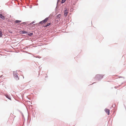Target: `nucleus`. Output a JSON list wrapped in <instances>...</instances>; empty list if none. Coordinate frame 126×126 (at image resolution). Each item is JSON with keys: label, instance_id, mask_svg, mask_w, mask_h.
Returning a JSON list of instances; mask_svg holds the SVG:
<instances>
[{"label": "nucleus", "instance_id": "4", "mask_svg": "<svg viewBox=\"0 0 126 126\" xmlns=\"http://www.w3.org/2000/svg\"><path fill=\"white\" fill-rule=\"evenodd\" d=\"M14 77L16 79V80L19 79L18 77V76L16 74H14Z\"/></svg>", "mask_w": 126, "mask_h": 126}, {"label": "nucleus", "instance_id": "5", "mask_svg": "<svg viewBox=\"0 0 126 126\" xmlns=\"http://www.w3.org/2000/svg\"><path fill=\"white\" fill-rule=\"evenodd\" d=\"M0 18L3 20H4L5 19V17L1 14H0Z\"/></svg>", "mask_w": 126, "mask_h": 126}, {"label": "nucleus", "instance_id": "6", "mask_svg": "<svg viewBox=\"0 0 126 126\" xmlns=\"http://www.w3.org/2000/svg\"><path fill=\"white\" fill-rule=\"evenodd\" d=\"M101 76L99 75H96L95 76L96 78H99V77L100 78V77H101Z\"/></svg>", "mask_w": 126, "mask_h": 126}, {"label": "nucleus", "instance_id": "9", "mask_svg": "<svg viewBox=\"0 0 126 126\" xmlns=\"http://www.w3.org/2000/svg\"><path fill=\"white\" fill-rule=\"evenodd\" d=\"M21 22V21L18 20H16L15 21V22L16 23H18L20 22Z\"/></svg>", "mask_w": 126, "mask_h": 126}, {"label": "nucleus", "instance_id": "13", "mask_svg": "<svg viewBox=\"0 0 126 126\" xmlns=\"http://www.w3.org/2000/svg\"><path fill=\"white\" fill-rule=\"evenodd\" d=\"M33 34V33H29L28 35L31 36Z\"/></svg>", "mask_w": 126, "mask_h": 126}, {"label": "nucleus", "instance_id": "2", "mask_svg": "<svg viewBox=\"0 0 126 126\" xmlns=\"http://www.w3.org/2000/svg\"><path fill=\"white\" fill-rule=\"evenodd\" d=\"M68 11L67 9H65L64 11V16H67L68 14Z\"/></svg>", "mask_w": 126, "mask_h": 126}, {"label": "nucleus", "instance_id": "7", "mask_svg": "<svg viewBox=\"0 0 126 126\" xmlns=\"http://www.w3.org/2000/svg\"><path fill=\"white\" fill-rule=\"evenodd\" d=\"M20 33H27L25 31H20Z\"/></svg>", "mask_w": 126, "mask_h": 126}, {"label": "nucleus", "instance_id": "12", "mask_svg": "<svg viewBox=\"0 0 126 126\" xmlns=\"http://www.w3.org/2000/svg\"><path fill=\"white\" fill-rule=\"evenodd\" d=\"M50 24V23H49L48 24H47V25H46L45 26V27H47Z\"/></svg>", "mask_w": 126, "mask_h": 126}, {"label": "nucleus", "instance_id": "8", "mask_svg": "<svg viewBox=\"0 0 126 126\" xmlns=\"http://www.w3.org/2000/svg\"><path fill=\"white\" fill-rule=\"evenodd\" d=\"M6 97H7V98H8L9 99L11 100V98H10L9 96V95H8V94H7L6 95Z\"/></svg>", "mask_w": 126, "mask_h": 126}, {"label": "nucleus", "instance_id": "14", "mask_svg": "<svg viewBox=\"0 0 126 126\" xmlns=\"http://www.w3.org/2000/svg\"><path fill=\"white\" fill-rule=\"evenodd\" d=\"M65 1V0H62V3H63Z\"/></svg>", "mask_w": 126, "mask_h": 126}, {"label": "nucleus", "instance_id": "11", "mask_svg": "<svg viewBox=\"0 0 126 126\" xmlns=\"http://www.w3.org/2000/svg\"><path fill=\"white\" fill-rule=\"evenodd\" d=\"M2 35V32L1 31H0V37H1Z\"/></svg>", "mask_w": 126, "mask_h": 126}, {"label": "nucleus", "instance_id": "1", "mask_svg": "<svg viewBox=\"0 0 126 126\" xmlns=\"http://www.w3.org/2000/svg\"><path fill=\"white\" fill-rule=\"evenodd\" d=\"M48 19V18L47 17L44 20L41 21L40 22V23L43 24L46 23Z\"/></svg>", "mask_w": 126, "mask_h": 126}, {"label": "nucleus", "instance_id": "10", "mask_svg": "<svg viewBox=\"0 0 126 126\" xmlns=\"http://www.w3.org/2000/svg\"><path fill=\"white\" fill-rule=\"evenodd\" d=\"M57 18H60V17L61 16V15L60 14H58V15L57 16Z\"/></svg>", "mask_w": 126, "mask_h": 126}, {"label": "nucleus", "instance_id": "3", "mask_svg": "<svg viewBox=\"0 0 126 126\" xmlns=\"http://www.w3.org/2000/svg\"><path fill=\"white\" fill-rule=\"evenodd\" d=\"M105 111L106 112V113H107L108 115H109V114L110 113V110L107 109H106L105 110Z\"/></svg>", "mask_w": 126, "mask_h": 126}, {"label": "nucleus", "instance_id": "15", "mask_svg": "<svg viewBox=\"0 0 126 126\" xmlns=\"http://www.w3.org/2000/svg\"><path fill=\"white\" fill-rule=\"evenodd\" d=\"M33 22H31V24H33Z\"/></svg>", "mask_w": 126, "mask_h": 126}]
</instances>
